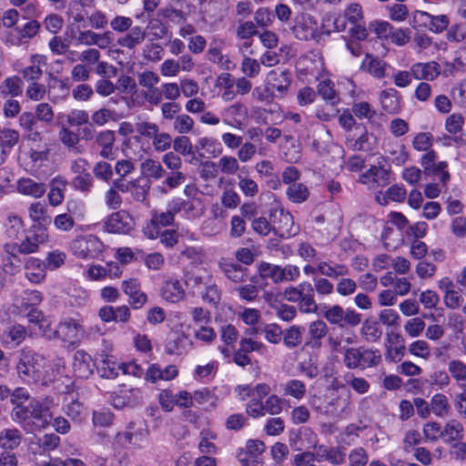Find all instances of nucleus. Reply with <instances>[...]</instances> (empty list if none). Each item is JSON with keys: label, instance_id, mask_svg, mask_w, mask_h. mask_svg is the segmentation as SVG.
I'll return each mask as SVG.
<instances>
[{"label": "nucleus", "instance_id": "1", "mask_svg": "<svg viewBox=\"0 0 466 466\" xmlns=\"http://www.w3.org/2000/svg\"><path fill=\"white\" fill-rule=\"evenodd\" d=\"M64 369L63 365H52L46 362V358L31 349L21 350L16 364L18 377L27 383L48 385L56 380L57 373Z\"/></svg>", "mask_w": 466, "mask_h": 466}, {"label": "nucleus", "instance_id": "2", "mask_svg": "<svg viewBox=\"0 0 466 466\" xmlns=\"http://www.w3.org/2000/svg\"><path fill=\"white\" fill-rule=\"evenodd\" d=\"M284 299L291 303H298V309L302 314L317 313L319 306L313 299V287L304 281L298 286H289L283 291Z\"/></svg>", "mask_w": 466, "mask_h": 466}, {"label": "nucleus", "instance_id": "3", "mask_svg": "<svg viewBox=\"0 0 466 466\" xmlns=\"http://www.w3.org/2000/svg\"><path fill=\"white\" fill-rule=\"evenodd\" d=\"M47 410H16L12 415V419L19 423L26 431L45 428L50 421L51 415L46 412Z\"/></svg>", "mask_w": 466, "mask_h": 466}, {"label": "nucleus", "instance_id": "4", "mask_svg": "<svg viewBox=\"0 0 466 466\" xmlns=\"http://www.w3.org/2000/svg\"><path fill=\"white\" fill-rule=\"evenodd\" d=\"M289 29L299 41L314 40L319 36L317 20L308 13L297 14Z\"/></svg>", "mask_w": 466, "mask_h": 466}, {"label": "nucleus", "instance_id": "5", "mask_svg": "<svg viewBox=\"0 0 466 466\" xmlns=\"http://www.w3.org/2000/svg\"><path fill=\"white\" fill-rule=\"evenodd\" d=\"M103 248V243L94 235L78 237L70 245L73 254L82 259L97 258L102 253Z\"/></svg>", "mask_w": 466, "mask_h": 466}, {"label": "nucleus", "instance_id": "6", "mask_svg": "<svg viewBox=\"0 0 466 466\" xmlns=\"http://www.w3.org/2000/svg\"><path fill=\"white\" fill-rule=\"evenodd\" d=\"M265 448V444L261 441H248L245 449L241 450L238 454L241 466H262L263 460L261 455Z\"/></svg>", "mask_w": 466, "mask_h": 466}, {"label": "nucleus", "instance_id": "7", "mask_svg": "<svg viewBox=\"0 0 466 466\" xmlns=\"http://www.w3.org/2000/svg\"><path fill=\"white\" fill-rule=\"evenodd\" d=\"M56 339L71 344L78 343L84 336L83 326L72 318L62 320L56 327Z\"/></svg>", "mask_w": 466, "mask_h": 466}, {"label": "nucleus", "instance_id": "8", "mask_svg": "<svg viewBox=\"0 0 466 466\" xmlns=\"http://www.w3.org/2000/svg\"><path fill=\"white\" fill-rule=\"evenodd\" d=\"M133 228L132 217L123 210L111 214L105 222V228L110 233L127 234Z\"/></svg>", "mask_w": 466, "mask_h": 466}, {"label": "nucleus", "instance_id": "9", "mask_svg": "<svg viewBox=\"0 0 466 466\" xmlns=\"http://www.w3.org/2000/svg\"><path fill=\"white\" fill-rule=\"evenodd\" d=\"M273 225H275V234L281 238H287L298 233L294 228L293 217L288 211L279 210L270 214Z\"/></svg>", "mask_w": 466, "mask_h": 466}, {"label": "nucleus", "instance_id": "10", "mask_svg": "<svg viewBox=\"0 0 466 466\" xmlns=\"http://www.w3.org/2000/svg\"><path fill=\"white\" fill-rule=\"evenodd\" d=\"M28 217L34 223L32 229L35 230H45L52 222V218L48 214L47 207L45 203L36 201L30 204L28 208Z\"/></svg>", "mask_w": 466, "mask_h": 466}, {"label": "nucleus", "instance_id": "11", "mask_svg": "<svg viewBox=\"0 0 466 466\" xmlns=\"http://www.w3.org/2000/svg\"><path fill=\"white\" fill-rule=\"evenodd\" d=\"M48 239V235L45 230L32 229V233L26 236L20 243L12 242L16 250L21 255H29L38 251L39 246Z\"/></svg>", "mask_w": 466, "mask_h": 466}, {"label": "nucleus", "instance_id": "12", "mask_svg": "<svg viewBox=\"0 0 466 466\" xmlns=\"http://www.w3.org/2000/svg\"><path fill=\"white\" fill-rule=\"evenodd\" d=\"M414 18L421 21L422 25L434 34L442 33L450 25V18L446 15H434L425 11H417Z\"/></svg>", "mask_w": 466, "mask_h": 466}, {"label": "nucleus", "instance_id": "13", "mask_svg": "<svg viewBox=\"0 0 466 466\" xmlns=\"http://www.w3.org/2000/svg\"><path fill=\"white\" fill-rule=\"evenodd\" d=\"M290 73L286 70H272L267 77V86L265 92H273L277 90L280 95H284L290 86Z\"/></svg>", "mask_w": 466, "mask_h": 466}, {"label": "nucleus", "instance_id": "14", "mask_svg": "<svg viewBox=\"0 0 466 466\" xmlns=\"http://www.w3.org/2000/svg\"><path fill=\"white\" fill-rule=\"evenodd\" d=\"M115 142V132L107 129L100 131L96 135L94 144L100 147V157L113 160L116 158V150H114Z\"/></svg>", "mask_w": 466, "mask_h": 466}, {"label": "nucleus", "instance_id": "15", "mask_svg": "<svg viewBox=\"0 0 466 466\" xmlns=\"http://www.w3.org/2000/svg\"><path fill=\"white\" fill-rule=\"evenodd\" d=\"M412 76L417 80L433 81L441 75L440 65L435 61L415 63L410 66Z\"/></svg>", "mask_w": 466, "mask_h": 466}, {"label": "nucleus", "instance_id": "16", "mask_svg": "<svg viewBox=\"0 0 466 466\" xmlns=\"http://www.w3.org/2000/svg\"><path fill=\"white\" fill-rule=\"evenodd\" d=\"M30 64L21 71L22 76L27 82L38 81L43 76V67L46 66V56L39 54L32 55Z\"/></svg>", "mask_w": 466, "mask_h": 466}, {"label": "nucleus", "instance_id": "17", "mask_svg": "<svg viewBox=\"0 0 466 466\" xmlns=\"http://www.w3.org/2000/svg\"><path fill=\"white\" fill-rule=\"evenodd\" d=\"M218 267L224 275L235 283L244 282L247 279L248 269L238 263L227 258H220Z\"/></svg>", "mask_w": 466, "mask_h": 466}, {"label": "nucleus", "instance_id": "18", "mask_svg": "<svg viewBox=\"0 0 466 466\" xmlns=\"http://www.w3.org/2000/svg\"><path fill=\"white\" fill-rule=\"evenodd\" d=\"M73 368L75 373L79 378H88L94 370L91 356L84 350H76L74 355Z\"/></svg>", "mask_w": 466, "mask_h": 466}, {"label": "nucleus", "instance_id": "19", "mask_svg": "<svg viewBox=\"0 0 466 466\" xmlns=\"http://www.w3.org/2000/svg\"><path fill=\"white\" fill-rule=\"evenodd\" d=\"M16 189L20 194L39 198L46 191V186L44 183H38L32 178L23 177L17 181Z\"/></svg>", "mask_w": 466, "mask_h": 466}, {"label": "nucleus", "instance_id": "20", "mask_svg": "<svg viewBox=\"0 0 466 466\" xmlns=\"http://www.w3.org/2000/svg\"><path fill=\"white\" fill-rule=\"evenodd\" d=\"M129 29L130 31L128 33L117 39V45L127 49H134L145 41L147 32L138 25Z\"/></svg>", "mask_w": 466, "mask_h": 466}, {"label": "nucleus", "instance_id": "21", "mask_svg": "<svg viewBox=\"0 0 466 466\" xmlns=\"http://www.w3.org/2000/svg\"><path fill=\"white\" fill-rule=\"evenodd\" d=\"M161 296L165 300L176 303L183 299L185 290L178 279H170L164 283Z\"/></svg>", "mask_w": 466, "mask_h": 466}, {"label": "nucleus", "instance_id": "22", "mask_svg": "<svg viewBox=\"0 0 466 466\" xmlns=\"http://www.w3.org/2000/svg\"><path fill=\"white\" fill-rule=\"evenodd\" d=\"M58 137L61 143L67 147L69 152L74 154H82L83 147L80 146V137L67 127L63 126L59 132Z\"/></svg>", "mask_w": 466, "mask_h": 466}, {"label": "nucleus", "instance_id": "23", "mask_svg": "<svg viewBox=\"0 0 466 466\" xmlns=\"http://www.w3.org/2000/svg\"><path fill=\"white\" fill-rule=\"evenodd\" d=\"M46 266L38 258H30L25 262V275L33 283H39L46 278Z\"/></svg>", "mask_w": 466, "mask_h": 466}, {"label": "nucleus", "instance_id": "24", "mask_svg": "<svg viewBox=\"0 0 466 466\" xmlns=\"http://www.w3.org/2000/svg\"><path fill=\"white\" fill-rule=\"evenodd\" d=\"M21 442L22 434L17 429H5L0 431V448L4 451H14Z\"/></svg>", "mask_w": 466, "mask_h": 466}, {"label": "nucleus", "instance_id": "25", "mask_svg": "<svg viewBox=\"0 0 466 466\" xmlns=\"http://www.w3.org/2000/svg\"><path fill=\"white\" fill-rule=\"evenodd\" d=\"M375 137L364 130L358 137H349L346 143L352 150L370 151L372 149Z\"/></svg>", "mask_w": 466, "mask_h": 466}, {"label": "nucleus", "instance_id": "26", "mask_svg": "<svg viewBox=\"0 0 466 466\" xmlns=\"http://www.w3.org/2000/svg\"><path fill=\"white\" fill-rule=\"evenodd\" d=\"M380 104L383 110L389 114H396L400 110L398 91L394 88H388L380 93Z\"/></svg>", "mask_w": 466, "mask_h": 466}, {"label": "nucleus", "instance_id": "27", "mask_svg": "<svg viewBox=\"0 0 466 466\" xmlns=\"http://www.w3.org/2000/svg\"><path fill=\"white\" fill-rule=\"evenodd\" d=\"M318 273L330 279H338L339 277L349 274V268L344 264H336L331 266L327 261H319L317 265Z\"/></svg>", "mask_w": 466, "mask_h": 466}, {"label": "nucleus", "instance_id": "28", "mask_svg": "<svg viewBox=\"0 0 466 466\" xmlns=\"http://www.w3.org/2000/svg\"><path fill=\"white\" fill-rule=\"evenodd\" d=\"M406 198V190L398 185L390 187L385 192H379L376 196L380 205H387L390 200L401 202Z\"/></svg>", "mask_w": 466, "mask_h": 466}, {"label": "nucleus", "instance_id": "29", "mask_svg": "<svg viewBox=\"0 0 466 466\" xmlns=\"http://www.w3.org/2000/svg\"><path fill=\"white\" fill-rule=\"evenodd\" d=\"M22 92L23 81L16 76L7 77L0 84V93L4 97L18 96Z\"/></svg>", "mask_w": 466, "mask_h": 466}, {"label": "nucleus", "instance_id": "30", "mask_svg": "<svg viewBox=\"0 0 466 466\" xmlns=\"http://www.w3.org/2000/svg\"><path fill=\"white\" fill-rule=\"evenodd\" d=\"M360 333L367 341L375 342L381 338L382 329L376 319H367L362 324Z\"/></svg>", "mask_w": 466, "mask_h": 466}, {"label": "nucleus", "instance_id": "31", "mask_svg": "<svg viewBox=\"0 0 466 466\" xmlns=\"http://www.w3.org/2000/svg\"><path fill=\"white\" fill-rule=\"evenodd\" d=\"M10 401L16 408H22L25 404L32 408H41L38 403H34V399L25 388H16L10 393Z\"/></svg>", "mask_w": 466, "mask_h": 466}, {"label": "nucleus", "instance_id": "32", "mask_svg": "<svg viewBox=\"0 0 466 466\" xmlns=\"http://www.w3.org/2000/svg\"><path fill=\"white\" fill-rule=\"evenodd\" d=\"M258 272L261 278L270 279L275 284L283 282L282 267L268 262H261L258 266Z\"/></svg>", "mask_w": 466, "mask_h": 466}, {"label": "nucleus", "instance_id": "33", "mask_svg": "<svg viewBox=\"0 0 466 466\" xmlns=\"http://www.w3.org/2000/svg\"><path fill=\"white\" fill-rule=\"evenodd\" d=\"M363 66L367 67L368 72L374 77L382 78L385 76L387 64L378 57L367 54Z\"/></svg>", "mask_w": 466, "mask_h": 466}, {"label": "nucleus", "instance_id": "34", "mask_svg": "<svg viewBox=\"0 0 466 466\" xmlns=\"http://www.w3.org/2000/svg\"><path fill=\"white\" fill-rule=\"evenodd\" d=\"M140 168L144 175L156 180L162 178L166 175V170L161 164L153 158H147L142 162Z\"/></svg>", "mask_w": 466, "mask_h": 466}, {"label": "nucleus", "instance_id": "35", "mask_svg": "<svg viewBox=\"0 0 466 466\" xmlns=\"http://www.w3.org/2000/svg\"><path fill=\"white\" fill-rule=\"evenodd\" d=\"M287 198L293 203H303L309 197V190L305 184H291L286 190Z\"/></svg>", "mask_w": 466, "mask_h": 466}, {"label": "nucleus", "instance_id": "36", "mask_svg": "<svg viewBox=\"0 0 466 466\" xmlns=\"http://www.w3.org/2000/svg\"><path fill=\"white\" fill-rule=\"evenodd\" d=\"M66 182L62 179H53L51 189L47 195L49 204L57 207L64 201V188Z\"/></svg>", "mask_w": 466, "mask_h": 466}, {"label": "nucleus", "instance_id": "37", "mask_svg": "<svg viewBox=\"0 0 466 466\" xmlns=\"http://www.w3.org/2000/svg\"><path fill=\"white\" fill-rule=\"evenodd\" d=\"M58 401L56 405L63 408H73V406H83L86 404L85 398L76 390H69L58 395Z\"/></svg>", "mask_w": 466, "mask_h": 466}, {"label": "nucleus", "instance_id": "38", "mask_svg": "<svg viewBox=\"0 0 466 466\" xmlns=\"http://www.w3.org/2000/svg\"><path fill=\"white\" fill-rule=\"evenodd\" d=\"M149 189L150 183L148 181H144L143 183L139 181L130 183V193L133 198L146 206H148L147 195Z\"/></svg>", "mask_w": 466, "mask_h": 466}, {"label": "nucleus", "instance_id": "39", "mask_svg": "<svg viewBox=\"0 0 466 466\" xmlns=\"http://www.w3.org/2000/svg\"><path fill=\"white\" fill-rule=\"evenodd\" d=\"M29 335H35V336H44L47 338L48 339H56L57 333H56V328L53 329L51 321H49L47 319L44 318L40 322L36 325V328L35 327H29Z\"/></svg>", "mask_w": 466, "mask_h": 466}, {"label": "nucleus", "instance_id": "40", "mask_svg": "<svg viewBox=\"0 0 466 466\" xmlns=\"http://www.w3.org/2000/svg\"><path fill=\"white\" fill-rule=\"evenodd\" d=\"M318 93L331 106L337 105L339 101V96L334 89V85L330 80L320 82L318 85Z\"/></svg>", "mask_w": 466, "mask_h": 466}, {"label": "nucleus", "instance_id": "41", "mask_svg": "<svg viewBox=\"0 0 466 466\" xmlns=\"http://www.w3.org/2000/svg\"><path fill=\"white\" fill-rule=\"evenodd\" d=\"M238 158L231 156H224L218 162V168L222 174L233 176L239 170Z\"/></svg>", "mask_w": 466, "mask_h": 466}, {"label": "nucleus", "instance_id": "42", "mask_svg": "<svg viewBox=\"0 0 466 466\" xmlns=\"http://www.w3.org/2000/svg\"><path fill=\"white\" fill-rule=\"evenodd\" d=\"M327 333L328 326L321 319L314 320L309 326V334L315 345L319 346L320 340L327 335Z\"/></svg>", "mask_w": 466, "mask_h": 466}, {"label": "nucleus", "instance_id": "43", "mask_svg": "<svg viewBox=\"0 0 466 466\" xmlns=\"http://www.w3.org/2000/svg\"><path fill=\"white\" fill-rule=\"evenodd\" d=\"M15 247L12 242L5 243L4 246V251L5 257L4 258L5 267L11 268H20L22 265V260L19 258L20 252L15 248Z\"/></svg>", "mask_w": 466, "mask_h": 466}, {"label": "nucleus", "instance_id": "44", "mask_svg": "<svg viewBox=\"0 0 466 466\" xmlns=\"http://www.w3.org/2000/svg\"><path fill=\"white\" fill-rule=\"evenodd\" d=\"M313 299H315V292L319 297H328L334 291L333 284L326 278H315L313 279Z\"/></svg>", "mask_w": 466, "mask_h": 466}, {"label": "nucleus", "instance_id": "45", "mask_svg": "<svg viewBox=\"0 0 466 466\" xmlns=\"http://www.w3.org/2000/svg\"><path fill=\"white\" fill-rule=\"evenodd\" d=\"M448 371L455 381H466V363L462 360H451L449 361Z\"/></svg>", "mask_w": 466, "mask_h": 466}, {"label": "nucleus", "instance_id": "46", "mask_svg": "<svg viewBox=\"0 0 466 466\" xmlns=\"http://www.w3.org/2000/svg\"><path fill=\"white\" fill-rule=\"evenodd\" d=\"M323 317L330 324L338 325L339 328H344V309L339 305H333L332 307L326 308V310L323 312Z\"/></svg>", "mask_w": 466, "mask_h": 466}, {"label": "nucleus", "instance_id": "47", "mask_svg": "<svg viewBox=\"0 0 466 466\" xmlns=\"http://www.w3.org/2000/svg\"><path fill=\"white\" fill-rule=\"evenodd\" d=\"M372 185L374 188L390 184V171L382 167L371 166Z\"/></svg>", "mask_w": 466, "mask_h": 466}, {"label": "nucleus", "instance_id": "48", "mask_svg": "<svg viewBox=\"0 0 466 466\" xmlns=\"http://www.w3.org/2000/svg\"><path fill=\"white\" fill-rule=\"evenodd\" d=\"M361 369L375 367L381 361L379 350L360 348Z\"/></svg>", "mask_w": 466, "mask_h": 466}, {"label": "nucleus", "instance_id": "49", "mask_svg": "<svg viewBox=\"0 0 466 466\" xmlns=\"http://www.w3.org/2000/svg\"><path fill=\"white\" fill-rule=\"evenodd\" d=\"M6 234L10 238H17L24 229V220L16 215H9L6 218Z\"/></svg>", "mask_w": 466, "mask_h": 466}, {"label": "nucleus", "instance_id": "50", "mask_svg": "<svg viewBox=\"0 0 466 466\" xmlns=\"http://www.w3.org/2000/svg\"><path fill=\"white\" fill-rule=\"evenodd\" d=\"M147 28L153 36L152 40H159L166 37L168 34L167 26L158 18H152L148 21Z\"/></svg>", "mask_w": 466, "mask_h": 466}, {"label": "nucleus", "instance_id": "51", "mask_svg": "<svg viewBox=\"0 0 466 466\" xmlns=\"http://www.w3.org/2000/svg\"><path fill=\"white\" fill-rule=\"evenodd\" d=\"M301 341L302 334L299 327L292 326L286 330L283 342L288 348H296L300 345Z\"/></svg>", "mask_w": 466, "mask_h": 466}, {"label": "nucleus", "instance_id": "52", "mask_svg": "<svg viewBox=\"0 0 466 466\" xmlns=\"http://www.w3.org/2000/svg\"><path fill=\"white\" fill-rule=\"evenodd\" d=\"M343 363L349 369H361L360 348H349L345 350Z\"/></svg>", "mask_w": 466, "mask_h": 466}, {"label": "nucleus", "instance_id": "53", "mask_svg": "<svg viewBox=\"0 0 466 466\" xmlns=\"http://www.w3.org/2000/svg\"><path fill=\"white\" fill-rule=\"evenodd\" d=\"M216 398L210 394L208 390H203L199 391H195L193 395L189 394L188 405H216L215 403Z\"/></svg>", "mask_w": 466, "mask_h": 466}, {"label": "nucleus", "instance_id": "54", "mask_svg": "<svg viewBox=\"0 0 466 466\" xmlns=\"http://www.w3.org/2000/svg\"><path fill=\"white\" fill-rule=\"evenodd\" d=\"M193 127L194 120L187 114L178 115L173 123V128L178 134H187L193 129Z\"/></svg>", "mask_w": 466, "mask_h": 466}, {"label": "nucleus", "instance_id": "55", "mask_svg": "<svg viewBox=\"0 0 466 466\" xmlns=\"http://www.w3.org/2000/svg\"><path fill=\"white\" fill-rule=\"evenodd\" d=\"M172 137L167 132L158 131L152 140V146L156 152H165L171 147Z\"/></svg>", "mask_w": 466, "mask_h": 466}, {"label": "nucleus", "instance_id": "56", "mask_svg": "<svg viewBox=\"0 0 466 466\" xmlns=\"http://www.w3.org/2000/svg\"><path fill=\"white\" fill-rule=\"evenodd\" d=\"M284 392L286 395L300 400L306 393V386L301 380H291L286 384Z\"/></svg>", "mask_w": 466, "mask_h": 466}, {"label": "nucleus", "instance_id": "57", "mask_svg": "<svg viewBox=\"0 0 466 466\" xmlns=\"http://www.w3.org/2000/svg\"><path fill=\"white\" fill-rule=\"evenodd\" d=\"M136 131L146 138L153 140L159 131L157 124L148 121H140L136 123Z\"/></svg>", "mask_w": 466, "mask_h": 466}, {"label": "nucleus", "instance_id": "58", "mask_svg": "<svg viewBox=\"0 0 466 466\" xmlns=\"http://www.w3.org/2000/svg\"><path fill=\"white\" fill-rule=\"evenodd\" d=\"M93 424L95 427H107L114 420V414L109 410H94Z\"/></svg>", "mask_w": 466, "mask_h": 466}, {"label": "nucleus", "instance_id": "59", "mask_svg": "<svg viewBox=\"0 0 466 466\" xmlns=\"http://www.w3.org/2000/svg\"><path fill=\"white\" fill-rule=\"evenodd\" d=\"M252 229L260 236L266 237L270 232L275 233V225L264 217L255 218L251 223Z\"/></svg>", "mask_w": 466, "mask_h": 466}, {"label": "nucleus", "instance_id": "60", "mask_svg": "<svg viewBox=\"0 0 466 466\" xmlns=\"http://www.w3.org/2000/svg\"><path fill=\"white\" fill-rule=\"evenodd\" d=\"M425 329V322L420 318H412L404 325V331L411 338L419 337Z\"/></svg>", "mask_w": 466, "mask_h": 466}, {"label": "nucleus", "instance_id": "61", "mask_svg": "<svg viewBox=\"0 0 466 466\" xmlns=\"http://www.w3.org/2000/svg\"><path fill=\"white\" fill-rule=\"evenodd\" d=\"M258 152V147L251 142H245L240 145L237 152L238 160L242 163L250 161Z\"/></svg>", "mask_w": 466, "mask_h": 466}, {"label": "nucleus", "instance_id": "62", "mask_svg": "<svg viewBox=\"0 0 466 466\" xmlns=\"http://www.w3.org/2000/svg\"><path fill=\"white\" fill-rule=\"evenodd\" d=\"M19 139L17 131L10 128L0 129V145L4 149L12 148Z\"/></svg>", "mask_w": 466, "mask_h": 466}, {"label": "nucleus", "instance_id": "63", "mask_svg": "<svg viewBox=\"0 0 466 466\" xmlns=\"http://www.w3.org/2000/svg\"><path fill=\"white\" fill-rule=\"evenodd\" d=\"M466 39V25L462 23L452 25L447 32V40L451 43H460Z\"/></svg>", "mask_w": 466, "mask_h": 466}, {"label": "nucleus", "instance_id": "64", "mask_svg": "<svg viewBox=\"0 0 466 466\" xmlns=\"http://www.w3.org/2000/svg\"><path fill=\"white\" fill-rule=\"evenodd\" d=\"M143 53L144 57L147 60L151 62H157L161 60L164 49L159 44L151 41L149 44L145 46Z\"/></svg>", "mask_w": 466, "mask_h": 466}]
</instances>
